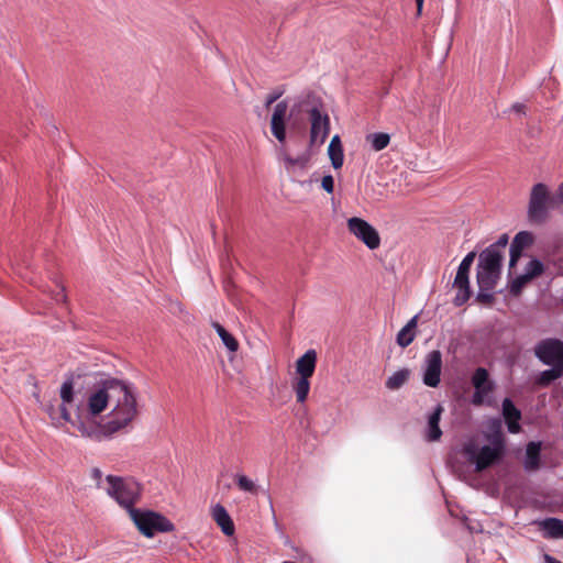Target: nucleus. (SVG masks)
<instances>
[{
  "instance_id": "1",
  "label": "nucleus",
  "mask_w": 563,
  "mask_h": 563,
  "mask_svg": "<svg viewBox=\"0 0 563 563\" xmlns=\"http://www.w3.org/2000/svg\"><path fill=\"white\" fill-rule=\"evenodd\" d=\"M109 404H114L107 423L111 432L125 427L136 413V401L129 385L120 379L101 380L87 396L86 407L78 406V417L84 411L91 417L100 415Z\"/></svg>"
},
{
  "instance_id": "2",
  "label": "nucleus",
  "mask_w": 563,
  "mask_h": 563,
  "mask_svg": "<svg viewBox=\"0 0 563 563\" xmlns=\"http://www.w3.org/2000/svg\"><path fill=\"white\" fill-rule=\"evenodd\" d=\"M106 482L107 494L129 511L135 527L141 531V509L134 507L141 494L140 484L131 477L114 475H108Z\"/></svg>"
},
{
  "instance_id": "3",
  "label": "nucleus",
  "mask_w": 563,
  "mask_h": 563,
  "mask_svg": "<svg viewBox=\"0 0 563 563\" xmlns=\"http://www.w3.org/2000/svg\"><path fill=\"white\" fill-rule=\"evenodd\" d=\"M496 430L487 435L489 445L482 446L478 451L475 445L470 443L465 445L464 453L467 455L468 461L475 464L476 472H483L500 461L506 452V439L500 430L499 422L495 423Z\"/></svg>"
},
{
  "instance_id": "4",
  "label": "nucleus",
  "mask_w": 563,
  "mask_h": 563,
  "mask_svg": "<svg viewBox=\"0 0 563 563\" xmlns=\"http://www.w3.org/2000/svg\"><path fill=\"white\" fill-rule=\"evenodd\" d=\"M494 250H484L478 256L476 278L481 289H494L500 277L504 255Z\"/></svg>"
},
{
  "instance_id": "5",
  "label": "nucleus",
  "mask_w": 563,
  "mask_h": 563,
  "mask_svg": "<svg viewBox=\"0 0 563 563\" xmlns=\"http://www.w3.org/2000/svg\"><path fill=\"white\" fill-rule=\"evenodd\" d=\"M552 198L547 185L539 183L536 184L530 192L528 217L533 223H543L548 219V211Z\"/></svg>"
},
{
  "instance_id": "6",
  "label": "nucleus",
  "mask_w": 563,
  "mask_h": 563,
  "mask_svg": "<svg viewBox=\"0 0 563 563\" xmlns=\"http://www.w3.org/2000/svg\"><path fill=\"white\" fill-rule=\"evenodd\" d=\"M347 230L369 250H376L380 245L378 231L362 218L352 217L346 222Z\"/></svg>"
},
{
  "instance_id": "7",
  "label": "nucleus",
  "mask_w": 563,
  "mask_h": 563,
  "mask_svg": "<svg viewBox=\"0 0 563 563\" xmlns=\"http://www.w3.org/2000/svg\"><path fill=\"white\" fill-rule=\"evenodd\" d=\"M310 120V140L309 145H321L325 142L330 133V118L318 107H312L309 111Z\"/></svg>"
},
{
  "instance_id": "8",
  "label": "nucleus",
  "mask_w": 563,
  "mask_h": 563,
  "mask_svg": "<svg viewBox=\"0 0 563 563\" xmlns=\"http://www.w3.org/2000/svg\"><path fill=\"white\" fill-rule=\"evenodd\" d=\"M536 356L545 365L563 366V342L559 339H545L534 347Z\"/></svg>"
},
{
  "instance_id": "9",
  "label": "nucleus",
  "mask_w": 563,
  "mask_h": 563,
  "mask_svg": "<svg viewBox=\"0 0 563 563\" xmlns=\"http://www.w3.org/2000/svg\"><path fill=\"white\" fill-rule=\"evenodd\" d=\"M175 531V525L164 515L143 510V537L153 538L157 533Z\"/></svg>"
},
{
  "instance_id": "10",
  "label": "nucleus",
  "mask_w": 563,
  "mask_h": 563,
  "mask_svg": "<svg viewBox=\"0 0 563 563\" xmlns=\"http://www.w3.org/2000/svg\"><path fill=\"white\" fill-rule=\"evenodd\" d=\"M292 111L289 112L288 102L282 100L274 107L271 118V132L279 143L286 141V122L291 117Z\"/></svg>"
},
{
  "instance_id": "11",
  "label": "nucleus",
  "mask_w": 563,
  "mask_h": 563,
  "mask_svg": "<svg viewBox=\"0 0 563 563\" xmlns=\"http://www.w3.org/2000/svg\"><path fill=\"white\" fill-rule=\"evenodd\" d=\"M442 369V354L439 350L429 352L426 356V368L423 383L429 387H437L440 384Z\"/></svg>"
},
{
  "instance_id": "12",
  "label": "nucleus",
  "mask_w": 563,
  "mask_h": 563,
  "mask_svg": "<svg viewBox=\"0 0 563 563\" xmlns=\"http://www.w3.org/2000/svg\"><path fill=\"white\" fill-rule=\"evenodd\" d=\"M533 241L534 239L532 233L528 231H521L515 235L510 244L509 269H512L516 266L523 250L532 245Z\"/></svg>"
},
{
  "instance_id": "13",
  "label": "nucleus",
  "mask_w": 563,
  "mask_h": 563,
  "mask_svg": "<svg viewBox=\"0 0 563 563\" xmlns=\"http://www.w3.org/2000/svg\"><path fill=\"white\" fill-rule=\"evenodd\" d=\"M60 399L62 405L59 407L58 420H62L63 422H70L73 426H76V422L71 420L70 413L66 407L67 404H70L74 400V383L71 378L66 379L62 384Z\"/></svg>"
},
{
  "instance_id": "14",
  "label": "nucleus",
  "mask_w": 563,
  "mask_h": 563,
  "mask_svg": "<svg viewBox=\"0 0 563 563\" xmlns=\"http://www.w3.org/2000/svg\"><path fill=\"white\" fill-rule=\"evenodd\" d=\"M453 287L457 289L453 302L456 307H461L471 298L468 273L457 271Z\"/></svg>"
},
{
  "instance_id": "15",
  "label": "nucleus",
  "mask_w": 563,
  "mask_h": 563,
  "mask_svg": "<svg viewBox=\"0 0 563 563\" xmlns=\"http://www.w3.org/2000/svg\"><path fill=\"white\" fill-rule=\"evenodd\" d=\"M503 416L510 433H518L521 430L519 424L521 412L509 398H505L503 401Z\"/></svg>"
},
{
  "instance_id": "16",
  "label": "nucleus",
  "mask_w": 563,
  "mask_h": 563,
  "mask_svg": "<svg viewBox=\"0 0 563 563\" xmlns=\"http://www.w3.org/2000/svg\"><path fill=\"white\" fill-rule=\"evenodd\" d=\"M317 365V353L308 350L296 361V374L299 376L312 377Z\"/></svg>"
},
{
  "instance_id": "17",
  "label": "nucleus",
  "mask_w": 563,
  "mask_h": 563,
  "mask_svg": "<svg viewBox=\"0 0 563 563\" xmlns=\"http://www.w3.org/2000/svg\"><path fill=\"white\" fill-rule=\"evenodd\" d=\"M212 518L225 536L234 533V523L223 506L217 505L213 507Z\"/></svg>"
},
{
  "instance_id": "18",
  "label": "nucleus",
  "mask_w": 563,
  "mask_h": 563,
  "mask_svg": "<svg viewBox=\"0 0 563 563\" xmlns=\"http://www.w3.org/2000/svg\"><path fill=\"white\" fill-rule=\"evenodd\" d=\"M541 442H529L526 449L523 466L527 471L533 472L540 467Z\"/></svg>"
},
{
  "instance_id": "19",
  "label": "nucleus",
  "mask_w": 563,
  "mask_h": 563,
  "mask_svg": "<svg viewBox=\"0 0 563 563\" xmlns=\"http://www.w3.org/2000/svg\"><path fill=\"white\" fill-rule=\"evenodd\" d=\"M418 325V316L412 317L407 324L398 332L396 342L401 347L410 345L416 338V329Z\"/></svg>"
},
{
  "instance_id": "20",
  "label": "nucleus",
  "mask_w": 563,
  "mask_h": 563,
  "mask_svg": "<svg viewBox=\"0 0 563 563\" xmlns=\"http://www.w3.org/2000/svg\"><path fill=\"white\" fill-rule=\"evenodd\" d=\"M442 412L443 408L439 405L428 418L427 440L430 442L440 440L442 435V430L439 426Z\"/></svg>"
},
{
  "instance_id": "21",
  "label": "nucleus",
  "mask_w": 563,
  "mask_h": 563,
  "mask_svg": "<svg viewBox=\"0 0 563 563\" xmlns=\"http://www.w3.org/2000/svg\"><path fill=\"white\" fill-rule=\"evenodd\" d=\"M328 154L334 169H339L343 165L344 154L339 135H334L329 144Z\"/></svg>"
},
{
  "instance_id": "22",
  "label": "nucleus",
  "mask_w": 563,
  "mask_h": 563,
  "mask_svg": "<svg viewBox=\"0 0 563 563\" xmlns=\"http://www.w3.org/2000/svg\"><path fill=\"white\" fill-rule=\"evenodd\" d=\"M310 378L307 376H299L295 377L291 383L292 390L296 394L297 402L303 404L309 395L310 390Z\"/></svg>"
},
{
  "instance_id": "23",
  "label": "nucleus",
  "mask_w": 563,
  "mask_h": 563,
  "mask_svg": "<svg viewBox=\"0 0 563 563\" xmlns=\"http://www.w3.org/2000/svg\"><path fill=\"white\" fill-rule=\"evenodd\" d=\"M280 157H282V161L285 164V168L288 172H292L295 169V167H299L300 169H305L307 167L308 163H309V159H310L308 154H302V155H299L297 157H292L289 154H287L286 152H283L280 154Z\"/></svg>"
},
{
  "instance_id": "24",
  "label": "nucleus",
  "mask_w": 563,
  "mask_h": 563,
  "mask_svg": "<svg viewBox=\"0 0 563 563\" xmlns=\"http://www.w3.org/2000/svg\"><path fill=\"white\" fill-rule=\"evenodd\" d=\"M211 325L221 338L225 347L231 352H236L239 349L238 340L230 332H228L224 329V327H222L219 322L213 321Z\"/></svg>"
},
{
  "instance_id": "25",
  "label": "nucleus",
  "mask_w": 563,
  "mask_h": 563,
  "mask_svg": "<svg viewBox=\"0 0 563 563\" xmlns=\"http://www.w3.org/2000/svg\"><path fill=\"white\" fill-rule=\"evenodd\" d=\"M409 376L410 371L408 368L399 369L388 377L385 385L390 390L399 389L409 379Z\"/></svg>"
},
{
  "instance_id": "26",
  "label": "nucleus",
  "mask_w": 563,
  "mask_h": 563,
  "mask_svg": "<svg viewBox=\"0 0 563 563\" xmlns=\"http://www.w3.org/2000/svg\"><path fill=\"white\" fill-rule=\"evenodd\" d=\"M542 528L551 538H563V520L558 518H548L543 520Z\"/></svg>"
},
{
  "instance_id": "27",
  "label": "nucleus",
  "mask_w": 563,
  "mask_h": 563,
  "mask_svg": "<svg viewBox=\"0 0 563 563\" xmlns=\"http://www.w3.org/2000/svg\"><path fill=\"white\" fill-rule=\"evenodd\" d=\"M366 141L371 144L372 150L379 152L389 145L390 136L387 133L378 132L367 135Z\"/></svg>"
},
{
  "instance_id": "28",
  "label": "nucleus",
  "mask_w": 563,
  "mask_h": 563,
  "mask_svg": "<svg viewBox=\"0 0 563 563\" xmlns=\"http://www.w3.org/2000/svg\"><path fill=\"white\" fill-rule=\"evenodd\" d=\"M563 375V366H552L550 369L543 371L538 379L539 385L548 386L553 380L560 378Z\"/></svg>"
},
{
  "instance_id": "29",
  "label": "nucleus",
  "mask_w": 563,
  "mask_h": 563,
  "mask_svg": "<svg viewBox=\"0 0 563 563\" xmlns=\"http://www.w3.org/2000/svg\"><path fill=\"white\" fill-rule=\"evenodd\" d=\"M488 372L483 367H478L472 377V384L475 389H486L488 384H493L488 379Z\"/></svg>"
},
{
  "instance_id": "30",
  "label": "nucleus",
  "mask_w": 563,
  "mask_h": 563,
  "mask_svg": "<svg viewBox=\"0 0 563 563\" xmlns=\"http://www.w3.org/2000/svg\"><path fill=\"white\" fill-rule=\"evenodd\" d=\"M544 272V265L537 258H532L528 265L526 266L525 275L531 282L532 279L539 277Z\"/></svg>"
},
{
  "instance_id": "31",
  "label": "nucleus",
  "mask_w": 563,
  "mask_h": 563,
  "mask_svg": "<svg viewBox=\"0 0 563 563\" xmlns=\"http://www.w3.org/2000/svg\"><path fill=\"white\" fill-rule=\"evenodd\" d=\"M530 283L529 278L522 274V275H519L517 276L512 282H511V285H510V294L514 295V296H518L521 294L523 287Z\"/></svg>"
},
{
  "instance_id": "32",
  "label": "nucleus",
  "mask_w": 563,
  "mask_h": 563,
  "mask_svg": "<svg viewBox=\"0 0 563 563\" xmlns=\"http://www.w3.org/2000/svg\"><path fill=\"white\" fill-rule=\"evenodd\" d=\"M236 485L241 490L249 492V493H256V485L247 478L245 475H238L236 478Z\"/></svg>"
},
{
  "instance_id": "33",
  "label": "nucleus",
  "mask_w": 563,
  "mask_h": 563,
  "mask_svg": "<svg viewBox=\"0 0 563 563\" xmlns=\"http://www.w3.org/2000/svg\"><path fill=\"white\" fill-rule=\"evenodd\" d=\"M494 385L488 384L486 389H475V393L472 398V402L475 406H481L484 402V397L493 391Z\"/></svg>"
},
{
  "instance_id": "34",
  "label": "nucleus",
  "mask_w": 563,
  "mask_h": 563,
  "mask_svg": "<svg viewBox=\"0 0 563 563\" xmlns=\"http://www.w3.org/2000/svg\"><path fill=\"white\" fill-rule=\"evenodd\" d=\"M508 244V235L507 234H501L497 242L489 245L488 247H486L485 250H492V249H495L494 251L499 253V254H503L504 255V250L506 249Z\"/></svg>"
},
{
  "instance_id": "35",
  "label": "nucleus",
  "mask_w": 563,
  "mask_h": 563,
  "mask_svg": "<svg viewBox=\"0 0 563 563\" xmlns=\"http://www.w3.org/2000/svg\"><path fill=\"white\" fill-rule=\"evenodd\" d=\"M476 257V253L473 251V252H470L461 262L457 271L460 272H464V273H468L470 274V269H471V266L474 262Z\"/></svg>"
},
{
  "instance_id": "36",
  "label": "nucleus",
  "mask_w": 563,
  "mask_h": 563,
  "mask_svg": "<svg viewBox=\"0 0 563 563\" xmlns=\"http://www.w3.org/2000/svg\"><path fill=\"white\" fill-rule=\"evenodd\" d=\"M493 289H481L476 297L477 301L485 303V305H492L494 301V295L492 294Z\"/></svg>"
},
{
  "instance_id": "37",
  "label": "nucleus",
  "mask_w": 563,
  "mask_h": 563,
  "mask_svg": "<svg viewBox=\"0 0 563 563\" xmlns=\"http://www.w3.org/2000/svg\"><path fill=\"white\" fill-rule=\"evenodd\" d=\"M321 187L328 194H332L334 190V179L331 175H325L321 179Z\"/></svg>"
},
{
  "instance_id": "38",
  "label": "nucleus",
  "mask_w": 563,
  "mask_h": 563,
  "mask_svg": "<svg viewBox=\"0 0 563 563\" xmlns=\"http://www.w3.org/2000/svg\"><path fill=\"white\" fill-rule=\"evenodd\" d=\"M284 93V90H275L267 95L265 100V107L269 108L274 102H276Z\"/></svg>"
},
{
  "instance_id": "39",
  "label": "nucleus",
  "mask_w": 563,
  "mask_h": 563,
  "mask_svg": "<svg viewBox=\"0 0 563 563\" xmlns=\"http://www.w3.org/2000/svg\"><path fill=\"white\" fill-rule=\"evenodd\" d=\"M91 476H92L93 479L97 481V487L98 488H103L102 481H101L102 472L99 468L95 467L91 471Z\"/></svg>"
},
{
  "instance_id": "40",
  "label": "nucleus",
  "mask_w": 563,
  "mask_h": 563,
  "mask_svg": "<svg viewBox=\"0 0 563 563\" xmlns=\"http://www.w3.org/2000/svg\"><path fill=\"white\" fill-rule=\"evenodd\" d=\"M66 294H65V288L62 287L59 290H57L54 296H53V299L56 301V302H65L66 301Z\"/></svg>"
},
{
  "instance_id": "41",
  "label": "nucleus",
  "mask_w": 563,
  "mask_h": 563,
  "mask_svg": "<svg viewBox=\"0 0 563 563\" xmlns=\"http://www.w3.org/2000/svg\"><path fill=\"white\" fill-rule=\"evenodd\" d=\"M526 109H527V107L523 103H519V102L514 103L511 106V110L517 112V113H523L525 114L526 113Z\"/></svg>"
},
{
  "instance_id": "42",
  "label": "nucleus",
  "mask_w": 563,
  "mask_h": 563,
  "mask_svg": "<svg viewBox=\"0 0 563 563\" xmlns=\"http://www.w3.org/2000/svg\"><path fill=\"white\" fill-rule=\"evenodd\" d=\"M544 561H545V563H562L561 561L556 560L555 558H553L549 554L544 555Z\"/></svg>"
},
{
  "instance_id": "43",
  "label": "nucleus",
  "mask_w": 563,
  "mask_h": 563,
  "mask_svg": "<svg viewBox=\"0 0 563 563\" xmlns=\"http://www.w3.org/2000/svg\"><path fill=\"white\" fill-rule=\"evenodd\" d=\"M46 411H47V413L49 415V417H51L53 420H55V419H56V417H55L56 411H55V409H54V407H53V406H48V407L46 408Z\"/></svg>"
},
{
  "instance_id": "44",
  "label": "nucleus",
  "mask_w": 563,
  "mask_h": 563,
  "mask_svg": "<svg viewBox=\"0 0 563 563\" xmlns=\"http://www.w3.org/2000/svg\"><path fill=\"white\" fill-rule=\"evenodd\" d=\"M417 3V12L418 14H421L422 7H423V0H415Z\"/></svg>"
},
{
  "instance_id": "45",
  "label": "nucleus",
  "mask_w": 563,
  "mask_h": 563,
  "mask_svg": "<svg viewBox=\"0 0 563 563\" xmlns=\"http://www.w3.org/2000/svg\"><path fill=\"white\" fill-rule=\"evenodd\" d=\"M558 195L563 200V183L559 186Z\"/></svg>"
},
{
  "instance_id": "46",
  "label": "nucleus",
  "mask_w": 563,
  "mask_h": 563,
  "mask_svg": "<svg viewBox=\"0 0 563 563\" xmlns=\"http://www.w3.org/2000/svg\"><path fill=\"white\" fill-rule=\"evenodd\" d=\"M78 430H81L82 433L85 432V427H84L82 422H79Z\"/></svg>"
}]
</instances>
